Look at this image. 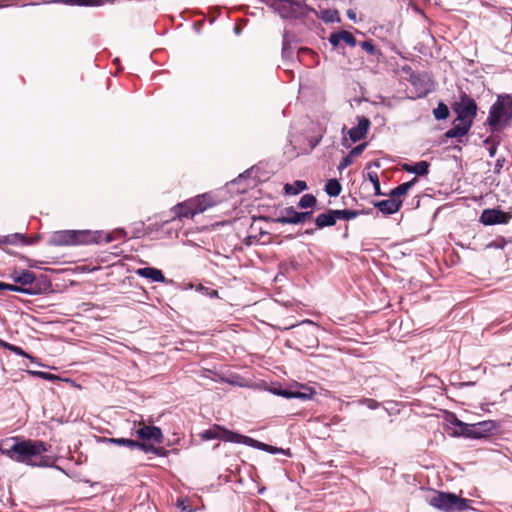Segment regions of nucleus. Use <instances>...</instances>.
I'll list each match as a JSON object with an SVG mask.
<instances>
[{
    "label": "nucleus",
    "instance_id": "052dcab7",
    "mask_svg": "<svg viewBox=\"0 0 512 512\" xmlns=\"http://www.w3.org/2000/svg\"><path fill=\"white\" fill-rule=\"evenodd\" d=\"M3 342L4 341L2 339H0V347L2 346Z\"/></svg>",
    "mask_w": 512,
    "mask_h": 512
},
{
    "label": "nucleus",
    "instance_id": "6e6d98bb",
    "mask_svg": "<svg viewBox=\"0 0 512 512\" xmlns=\"http://www.w3.org/2000/svg\"><path fill=\"white\" fill-rule=\"evenodd\" d=\"M161 455H162V457H164V456L166 455V451H164V449H163V448H162Z\"/></svg>",
    "mask_w": 512,
    "mask_h": 512
},
{
    "label": "nucleus",
    "instance_id": "9d476101",
    "mask_svg": "<svg viewBox=\"0 0 512 512\" xmlns=\"http://www.w3.org/2000/svg\"><path fill=\"white\" fill-rule=\"evenodd\" d=\"M275 6L282 18L305 17L310 11V8L300 0H277Z\"/></svg>",
    "mask_w": 512,
    "mask_h": 512
},
{
    "label": "nucleus",
    "instance_id": "2eb2a0df",
    "mask_svg": "<svg viewBox=\"0 0 512 512\" xmlns=\"http://www.w3.org/2000/svg\"><path fill=\"white\" fill-rule=\"evenodd\" d=\"M371 122L368 118L362 116L358 117V124L348 130L349 138L352 142H357L364 139L368 133Z\"/></svg>",
    "mask_w": 512,
    "mask_h": 512
},
{
    "label": "nucleus",
    "instance_id": "79ce46f5",
    "mask_svg": "<svg viewBox=\"0 0 512 512\" xmlns=\"http://www.w3.org/2000/svg\"><path fill=\"white\" fill-rule=\"evenodd\" d=\"M352 164V156L348 154L347 156L343 157L338 165V170L342 171L346 169L349 165Z\"/></svg>",
    "mask_w": 512,
    "mask_h": 512
},
{
    "label": "nucleus",
    "instance_id": "f704fd0d",
    "mask_svg": "<svg viewBox=\"0 0 512 512\" xmlns=\"http://www.w3.org/2000/svg\"><path fill=\"white\" fill-rule=\"evenodd\" d=\"M361 48L369 55H381L379 50L375 47L372 40H365L360 43Z\"/></svg>",
    "mask_w": 512,
    "mask_h": 512
},
{
    "label": "nucleus",
    "instance_id": "a19ab883",
    "mask_svg": "<svg viewBox=\"0 0 512 512\" xmlns=\"http://www.w3.org/2000/svg\"><path fill=\"white\" fill-rule=\"evenodd\" d=\"M177 508L181 511V512H195V510H193L189 505H188V501L187 499H183V498H179L177 500Z\"/></svg>",
    "mask_w": 512,
    "mask_h": 512
},
{
    "label": "nucleus",
    "instance_id": "c756f323",
    "mask_svg": "<svg viewBox=\"0 0 512 512\" xmlns=\"http://www.w3.org/2000/svg\"><path fill=\"white\" fill-rule=\"evenodd\" d=\"M333 214H335L336 221L337 220H352L359 216L360 214H363V211H356V210H349V209H343V210H334Z\"/></svg>",
    "mask_w": 512,
    "mask_h": 512
},
{
    "label": "nucleus",
    "instance_id": "c03bdc74",
    "mask_svg": "<svg viewBox=\"0 0 512 512\" xmlns=\"http://www.w3.org/2000/svg\"><path fill=\"white\" fill-rule=\"evenodd\" d=\"M367 144L366 143H362V144H359L357 145L356 147H354L350 152L349 154L354 157V156H358L360 155L364 149L366 148Z\"/></svg>",
    "mask_w": 512,
    "mask_h": 512
},
{
    "label": "nucleus",
    "instance_id": "5701e85b",
    "mask_svg": "<svg viewBox=\"0 0 512 512\" xmlns=\"http://www.w3.org/2000/svg\"><path fill=\"white\" fill-rule=\"evenodd\" d=\"M403 169L408 173L416 174L417 176H425L429 172V163L427 161H419L413 165L405 164Z\"/></svg>",
    "mask_w": 512,
    "mask_h": 512
},
{
    "label": "nucleus",
    "instance_id": "4d7b16f0",
    "mask_svg": "<svg viewBox=\"0 0 512 512\" xmlns=\"http://www.w3.org/2000/svg\"><path fill=\"white\" fill-rule=\"evenodd\" d=\"M314 142H315L314 145H317L320 142V139H314Z\"/></svg>",
    "mask_w": 512,
    "mask_h": 512
},
{
    "label": "nucleus",
    "instance_id": "37998d69",
    "mask_svg": "<svg viewBox=\"0 0 512 512\" xmlns=\"http://www.w3.org/2000/svg\"><path fill=\"white\" fill-rule=\"evenodd\" d=\"M312 211H306V212H298V218L295 219L297 221V224L305 222L308 218L312 216Z\"/></svg>",
    "mask_w": 512,
    "mask_h": 512
},
{
    "label": "nucleus",
    "instance_id": "cd10ccee",
    "mask_svg": "<svg viewBox=\"0 0 512 512\" xmlns=\"http://www.w3.org/2000/svg\"><path fill=\"white\" fill-rule=\"evenodd\" d=\"M137 274L144 278L151 279L153 282H160V269L144 267L138 269Z\"/></svg>",
    "mask_w": 512,
    "mask_h": 512
},
{
    "label": "nucleus",
    "instance_id": "473e14b6",
    "mask_svg": "<svg viewBox=\"0 0 512 512\" xmlns=\"http://www.w3.org/2000/svg\"><path fill=\"white\" fill-rule=\"evenodd\" d=\"M1 347L9 350L10 352L14 353L15 355L27 357L31 360L34 359L32 356L28 355L21 347L16 346L14 344H10V343L4 341Z\"/></svg>",
    "mask_w": 512,
    "mask_h": 512
},
{
    "label": "nucleus",
    "instance_id": "0eeeda50",
    "mask_svg": "<svg viewBox=\"0 0 512 512\" xmlns=\"http://www.w3.org/2000/svg\"><path fill=\"white\" fill-rule=\"evenodd\" d=\"M294 336L298 343L306 348H313L318 345V338L316 332L317 325L311 320H304L298 324H292L285 329H294Z\"/></svg>",
    "mask_w": 512,
    "mask_h": 512
},
{
    "label": "nucleus",
    "instance_id": "ddd939ff",
    "mask_svg": "<svg viewBox=\"0 0 512 512\" xmlns=\"http://www.w3.org/2000/svg\"><path fill=\"white\" fill-rule=\"evenodd\" d=\"M242 444H245L249 447H253V448L268 452L270 454H284L286 456H291L289 449L275 447V446L260 442L256 439H253L251 437L244 436V435H243V439H242Z\"/></svg>",
    "mask_w": 512,
    "mask_h": 512
},
{
    "label": "nucleus",
    "instance_id": "f257e3e1",
    "mask_svg": "<svg viewBox=\"0 0 512 512\" xmlns=\"http://www.w3.org/2000/svg\"><path fill=\"white\" fill-rule=\"evenodd\" d=\"M125 235L126 233L122 229L115 230L106 235H103L100 231L63 230L54 232L49 239V244L53 246H67L92 243H110L113 240L124 238Z\"/></svg>",
    "mask_w": 512,
    "mask_h": 512
},
{
    "label": "nucleus",
    "instance_id": "4468645a",
    "mask_svg": "<svg viewBox=\"0 0 512 512\" xmlns=\"http://www.w3.org/2000/svg\"><path fill=\"white\" fill-rule=\"evenodd\" d=\"M475 439H481L494 434L499 428L500 424L494 420H485L474 423Z\"/></svg>",
    "mask_w": 512,
    "mask_h": 512
},
{
    "label": "nucleus",
    "instance_id": "a18cd8bd",
    "mask_svg": "<svg viewBox=\"0 0 512 512\" xmlns=\"http://www.w3.org/2000/svg\"><path fill=\"white\" fill-rule=\"evenodd\" d=\"M484 144L485 145H489V147L487 148L488 149V152H489V156L490 157H494L496 155V152H497V143H492L490 144V140L489 139H486L484 141Z\"/></svg>",
    "mask_w": 512,
    "mask_h": 512
},
{
    "label": "nucleus",
    "instance_id": "20e7f679",
    "mask_svg": "<svg viewBox=\"0 0 512 512\" xmlns=\"http://www.w3.org/2000/svg\"><path fill=\"white\" fill-rule=\"evenodd\" d=\"M10 278L15 283H18L17 288L31 290L29 292H21L22 294L31 296L40 295L47 291L51 286L50 281H48L45 276L37 278L30 270H23L21 272L14 271Z\"/></svg>",
    "mask_w": 512,
    "mask_h": 512
},
{
    "label": "nucleus",
    "instance_id": "864d4df0",
    "mask_svg": "<svg viewBox=\"0 0 512 512\" xmlns=\"http://www.w3.org/2000/svg\"><path fill=\"white\" fill-rule=\"evenodd\" d=\"M286 50H287V44H286V42H284L283 43V49H282L283 54L286 53Z\"/></svg>",
    "mask_w": 512,
    "mask_h": 512
},
{
    "label": "nucleus",
    "instance_id": "a878e982",
    "mask_svg": "<svg viewBox=\"0 0 512 512\" xmlns=\"http://www.w3.org/2000/svg\"><path fill=\"white\" fill-rule=\"evenodd\" d=\"M416 182L417 179L414 178L411 181L398 185L390 191L389 196L398 199L400 196L405 195L415 185Z\"/></svg>",
    "mask_w": 512,
    "mask_h": 512
},
{
    "label": "nucleus",
    "instance_id": "5fc2aeb1",
    "mask_svg": "<svg viewBox=\"0 0 512 512\" xmlns=\"http://www.w3.org/2000/svg\"><path fill=\"white\" fill-rule=\"evenodd\" d=\"M235 33H236V34H239V33H240V30H239V28H238L237 26L235 27Z\"/></svg>",
    "mask_w": 512,
    "mask_h": 512
},
{
    "label": "nucleus",
    "instance_id": "1a4fd4ad",
    "mask_svg": "<svg viewBox=\"0 0 512 512\" xmlns=\"http://www.w3.org/2000/svg\"><path fill=\"white\" fill-rule=\"evenodd\" d=\"M453 111L457 114L458 121H469L473 124V119L477 115V103L467 93L461 91L459 99L452 105Z\"/></svg>",
    "mask_w": 512,
    "mask_h": 512
},
{
    "label": "nucleus",
    "instance_id": "a211bd4d",
    "mask_svg": "<svg viewBox=\"0 0 512 512\" xmlns=\"http://www.w3.org/2000/svg\"><path fill=\"white\" fill-rule=\"evenodd\" d=\"M341 41L345 42L350 47L357 45V40L354 35L345 30L334 32L329 37V42L334 47L338 46Z\"/></svg>",
    "mask_w": 512,
    "mask_h": 512
},
{
    "label": "nucleus",
    "instance_id": "3c124183",
    "mask_svg": "<svg viewBox=\"0 0 512 512\" xmlns=\"http://www.w3.org/2000/svg\"><path fill=\"white\" fill-rule=\"evenodd\" d=\"M39 239H40V236L36 235V236H34L32 238H29V241L32 242V244H35V243H37L39 241Z\"/></svg>",
    "mask_w": 512,
    "mask_h": 512
},
{
    "label": "nucleus",
    "instance_id": "7ed1b4c3",
    "mask_svg": "<svg viewBox=\"0 0 512 512\" xmlns=\"http://www.w3.org/2000/svg\"><path fill=\"white\" fill-rule=\"evenodd\" d=\"M491 131L497 132L512 123V97L508 94L499 95L490 107L486 120Z\"/></svg>",
    "mask_w": 512,
    "mask_h": 512
},
{
    "label": "nucleus",
    "instance_id": "603ef678",
    "mask_svg": "<svg viewBox=\"0 0 512 512\" xmlns=\"http://www.w3.org/2000/svg\"><path fill=\"white\" fill-rule=\"evenodd\" d=\"M199 290H200V291L205 292V293H206V295H208V293H209V291H210V289H209V288H205V287H204V286H202V285H200Z\"/></svg>",
    "mask_w": 512,
    "mask_h": 512
},
{
    "label": "nucleus",
    "instance_id": "39448f33",
    "mask_svg": "<svg viewBox=\"0 0 512 512\" xmlns=\"http://www.w3.org/2000/svg\"><path fill=\"white\" fill-rule=\"evenodd\" d=\"M215 203L209 194H203L195 198L189 199L183 203L177 204L172 208L174 216L172 217V223L175 222V218H192L196 214L203 213L209 207L214 206Z\"/></svg>",
    "mask_w": 512,
    "mask_h": 512
},
{
    "label": "nucleus",
    "instance_id": "ea45409f",
    "mask_svg": "<svg viewBox=\"0 0 512 512\" xmlns=\"http://www.w3.org/2000/svg\"><path fill=\"white\" fill-rule=\"evenodd\" d=\"M0 290H8L13 292H29L30 290H26L23 288H17V285L14 284H8L4 282H0Z\"/></svg>",
    "mask_w": 512,
    "mask_h": 512
},
{
    "label": "nucleus",
    "instance_id": "bf43d9fd",
    "mask_svg": "<svg viewBox=\"0 0 512 512\" xmlns=\"http://www.w3.org/2000/svg\"><path fill=\"white\" fill-rule=\"evenodd\" d=\"M162 283L165 282V277L162 275L161 277Z\"/></svg>",
    "mask_w": 512,
    "mask_h": 512
},
{
    "label": "nucleus",
    "instance_id": "dca6fc26",
    "mask_svg": "<svg viewBox=\"0 0 512 512\" xmlns=\"http://www.w3.org/2000/svg\"><path fill=\"white\" fill-rule=\"evenodd\" d=\"M374 207H376L383 214L391 215L398 212L402 206V201L399 199H395L390 197L386 200L376 201L373 203Z\"/></svg>",
    "mask_w": 512,
    "mask_h": 512
},
{
    "label": "nucleus",
    "instance_id": "f8f14e48",
    "mask_svg": "<svg viewBox=\"0 0 512 512\" xmlns=\"http://www.w3.org/2000/svg\"><path fill=\"white\" fill-rule=\"evenodd\" d=\"M510 218L508 213L499 209H485L481 213L480 222L484 225L506 224Z\"/></svg>",
    "mask_w": 512,
    "mask_h": 512
},
{
    "label": "nucleus",
    "instance_id": "6ab92c4d",
    "mask_svg": "<svg viewBox=\"0 0 512 512\" xmlns=\"http://www.w3.org/2000/svg\"><path fill=\"white\" fill-rule=\"evenodd\" d=\"M472 125L473 124H471L469 121H459V123L455 124L452 128L447 130L444 136L448 139L461 138L469 132Z\"/></svg>",
    "mask_w": 512,
    "mask_h": 512
},
{
    "label": "nucleus",
    "instance_id": "6e6552de",
    "mask_svg": "<svg viewBox=\"0 0 512 512\" xmlns=\"http://www.w3.org/2000/svg\"><path fill=\"white\" fill-rule=\"evenodd\" d=\"M138 443H144L146 448H138L145 454L160 456V428L156 426H142L137 430Z\"/></svg>",
    "mask_w": 512,
    "mask_h": 512
},
{
    "label": "nucleus",
    "instance_id": "9b49d317",
    "mask_svg": "<svg viewBox=\"0 0 512 512\" xmlns=\"http://www.w3.org/2000/svg\"><path fill=\"white\" fill-rule=\"evenodd\" d=\"M201 438L203 440H214V439H220L226 442H232V443H241L243 435L232 432L224 427H221L219 425H214L213 427L203 431L200 434Z\"/></svg>",
    "mask_w": 512,
    "mask_h": 512
},
{
    "label": "nucleus",
    "instance_id": "393cba45",
    "mask_svg": "<svg viewBox=\"0 0 512 512\" xmlns=\"http://www.w3.org/2000/svg\"><path fill=\"white\" fill-rule=\"evenodd\" d=\"M48 3H60L65 5H72V6H100L103 1L102 0H52Z\"/></svg>",
    "mask_w": 512,
    "mask_h": 512
},
{
    "label": "nucleus",
    "instance_id": "c85d7f7f",
    "mask_svg": "<svg viewBox=\"0 0 512 512\" xmlns=\"http://www.w3.org/2000/svg\"><path fill=\"white\" fill-rule=\"evenodd\" d=\"M307 189V184L305 181L297 180L294 182V184H285L284 190L286 194L289 195H296L304 190Z\"/></svg>",
    "mask_w": 512,
    "mask_h": 512
},
{
    "label": "nucleus",
    "instance_id": "c9c22d12",
    "mask_svg": "<svg viewBox=\"0 0 512 512\" xmlns=\"http://www.w3.org/2000/svg\"><path fill=\"white\" fill-rule=\"evenodd\" d=\"M368 179L372 182L374 186L375 195H382L380 182L377 173L369 172Z\"/></svg>",
    "mask_w": 512,
    "mask_h": 512
},
{
    "label": "nucleus",
    "instance_id": "bb28decb",
    "mask_svg": "<svg viewBox=\"0 0 512 512\" xmlns=\"http://www.w3.org/2000/svg\"><path fill=\"white\" fill-rule=\"evenodd\" d=\"M109 442L114 443L119 446H125L129 449H138V448H146L144 443H138L137 440L127 439V438H110Z\"/></svg>",
    "mask_w": 512,
    "mask_h": 512
},
{
    "label": "nucleus",
    "instance_id": "aec40b11",
    "mask_svg": "<svg viewBox=\"0 0 512 512\" xmlns=\"http://www.w3.org/2000/svg\"><path fill=\"white\" fill-rule=\"evenodd\" d=\"M297 218L298 212L294 207L290 206L282 209L273 221L281 224H297V221L295 220Z\"/></svg>",
    "mask_w": 512,
    "mask_h": 512
},
{
    "label": "nucleus",
    "instance_id": "72a5a7b5",
    "mask_svg": "<svg viewBox=\"0 0 512 512\" xmlns=\"http://www.w3.org/2000/svg\"><path fill=\"white\" fill-rule=\"evenodd\" d=\"M316 204V198L312 194H305L301 197L298 202V207L300 208H311Z\"/></svg>",
    "mask_w": 512,
    "mask_h": 512
},
{
    "label": "nucleus",
    "instance_id": "423d86ee",
    "mask_svg": "<svg viewBox=\"0 0 512 512\" xmlns=\"http://www.w3.org/2000/svg\"><path fill=\"white\" fill-rule=\"evenodd\" d=\"M428 503L441 512H461L469 507L467 499L449 492H436L428 498Z\"/></svg>",
    "mask_w": 512,
    "mask_h": 512
},
{
    "label": "nucleus",
    "instance_id": "8fccbe9b",
    "mask_svg": "<svg viewBox=\"0 0 512 512\" xmlns=\"http://www.w3.org/2000/svg\"><path fill=\"white\" fill-rule=\"evenodd\" d=\"M208 296L210 298H217L218 297V291L217 290H210L208 293Z\"/></svg>",
    "mask_w": 512,
    "mask_h": 512
},
{
    "label": "nucleus",
    "instance_id": "13d9d810",
    "mask_svg": "<svg viewBox=\"0 0 512 512\" xmlns=\"http://www.w3.org/2000/svg\"><path fill=\"white\" fill-rule=\"evenodd\" d=\"M314 142H315L314 145H317L320 142V139H314Z\"/></svg>",
    "mask_w": 512,
    "mask_h": 512
},
{
    "label": "nucleus",
    "instance_id": "7c9ffc66",
    "mask_svg": "<svg viewBox=\"0 0 512 512\" xmlns=\"http://www.w3.org/2000/svg\"><path fill=\"white\" fill-rule=\"evenodd\" d=\"M342 190V186L337 179H329L325 184V192L330 197H337Z\"/></svg>",
    "mask_w": 512,
    "mask_h": 512
},
{
    "label": "nucleus",
    "instance_id": "49530a36",
    "mask_svg": "<svg viewBox=\"0 0 512 512\" xmlns=\"http://www.w3.org/2000/svg\"><path fill=\"white\" fill-rule=\"evenodd\" d=\"M505 245V241L503 239L501 240H496V241H493L491 242L488 247H493V248H496V249H502Z\"/></svg>",
    "mask_w": 512,
    "mask_h": 512
},
{
    "label": "nucleus",
    "instance_id": "b1692460",
    "mask_svg": "<svg viewBox=\"0 0 512 512\" xmlns=\"http://www.w3.org/2000/svg\"><path fill=\"white\" fill-rule=\"evenodd\" d=\"M1 241L3 244L17 245L18 243H21L22 245H32V242L29 241V237L21 233L1 236Z\"/></svg>",
    "mask_w": 512,
    "mask_h": 512
},
{
    "label": "nucleus",
    "instance_id": "f03ea898",
    "mask_svg": "<svg viewBox=\"0 0 512 512\" xmlns=\"http://www.w3.org/2000/svg\"><path fill=\"white\" fill-rule=\"evenodd\" d=\"M8 440L13 441L9 449H2L1 453L13 461L25 463L31 466L45 467L49 466L50 458L42 457L39 463L32 462L31 458L40 456L47 452V446L40 440H19L18 437H11Z\"/></svg>",
    "mask_w": 512,
    "mask_h": 512
},
{
    "label": "nucleus",
    "instance_id": "2f4dec72",
    "mask_svg": "<svg viewBox=\"0 0 512 512\" xmlns=\"http://www.w3.org/2000/svg\"><path fill=\"white\" fill-rule=\"evenodd\" d=\"M433 115L437 120H445L449 116V109L446 104L440 102L433 110Z\"/></svg>",
    "mask_w": 512,
    "mask_h": 512
},
{
    "label": "nucleus",
    "instance_id": "58836bf2",
    "mask_svg": "<svg viewBox=\"0 0 512 512\" xmlns=\"http://www.w3.org/2000/svg\"><path fill=\"white\" fill-rule=\"evenodd\" d=\"M30 374L40 377L42 379L48 380V381H54L57 379V376L48 372L43 371H29Z\"/></svg>",
    "mask_w": 512,
    "mask_h": 512
},
{
    "label": "nucleus",
    "instance_id": "09e8293b",
    "mask_svg": "<svg viewBox=\"0 0 512 512\" xmlns=\"http://www.w3.org/2000/svg\"><path fill=\"white\" fill-rule=\"evenodd\" d=\"M347 17L350 20L356 22V12L354 10H352V9L347 10Z\"/></svg>",
    "mask_w": 512,
    "mask_h": 512
},
{
    "label": "nucleus",
    "instance_id": "f3484780",
    "mask_svg": "<svg viewBox=\"0 0 512 512\" xmlns=\"http://www.w3.org/2000/svg\"><path fill=\"white\" fill-rule=\"evenodd\" d=\"M449 421L453 426L458 428V430L455 431L454 435L475 439L473 424L465 423L459 420L455 415H452Z\"/></svg>",
    "mask_w": 512,
    "mask_h": 512
},
{
    "label": "nucleus",
    "instance_id": "de8ad7c7",
    "mask_svg": "<svg viewBox=\"0 0 512 512\" xmlns=\"http://www.w3.org/2000/svg\"><path fill=\"white\" fill-rule=\"evenodd\" d=\"M504 162H505L504 158L497 159L496 164H495V172H497V173L500 172L501 168L504 165Z\"/></svg>",
    "mask_w": 512,
    "mask_h": 512
},
{
    "label": "nucleus",
    "instance_id": "4c0bfd02",
    "mask_svg": "<svg viewBox=\"0 0 512 512\" xmlns=\"http://www.w3.org/2000/svg\"><path fill=\"white\" fill-rule=\"evenodd\" d=\"M323 20L325 22H339L340 21V17H339V14L336 10H327L324 12V15H323Z\"/></svg>",
    "mask_w": 512,
    "mask_h": 512
},
{
    "label": "nucleus",
    "instance_id": "680f3d73",
    "mask_svg": "<svg viewBox=\"0 0 512 512\" xmlns=\"http://www.w3.org/2000/svg\"><path fill=\"white\" fill-rule=\"evenodd\" d=\"M510 390L512 391V385L510 386Z\"/></svg>",
    "mask_w": 512,
    "mask_h": 512
},
{
    "label": "nucleus",
    "instance_id": "e433bc0d",
    "mask_svg": "<svg viewBox=\"0 0 512 512\" xmlns=\"http://www.w3.org/2000/svg\"><path fill=\"white\" fill-rule=\"evenodd\" d=\"M359 405H364L371 410L379 408L380 403L372 398H362L357 401Z\"/></svg>",
    "mask_w": 512,
    "mask_h": 512
},
{
    "label": "nucleus",
    "instance_id": "4be33fe9",
    "mask_svg": "<svg viewBox=\"0 0 512 512\" xmlns=\"http://www.w3.org/2000/svg\"><path fill=\"white\" fill-rule=\"evenodd\" d=\"M334 210H328L325 213L319 214L315 219V224L317 228L322 229L324 227L333 226L336 223L335 214H333Z\"/></svg>",
    "mask_w": 512,
    "mask_h": 512
},
{
    "label": "nucleus",
    "instance_id": "412c9836",
    "mask_svg": "<svg viewBox=\"0 0 512 512\" xmlns=\"http://www.w3.org/2000/svg\"><path fill=\"white\" fill-rule=\"evenodd\" d=\"M270 391L274 395L281 396V397H284L287 399L298 398V399L306 400V399L310 398V396L306 393H302L300 391H294L291 389L272 388V389H270Z\"/></svg>",
    "mask_w": 512,
    "mask_h": 512
}]
</instances>
